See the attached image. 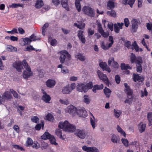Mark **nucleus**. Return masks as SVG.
Masks as SVG:
<instances>
[{
    "label": "nucleus",
    "mask_w": 152,
    "mask_h": 152,
    "mask_svg": "<svg viewBox=\"0 0 152 152\" xmlns=\"http://www.w3.org/2000/svg\"><path fill=\"white\" fill-rule=\"evenodd\" d=\"M104 92L106 97L107 98H109L111 92V90L109 88H107L106 87H105L104 89Z\"/></svg>",
    "instance_id": "28"
},
{
    "label": "nucleus",
    "mask_w": 152,
    "mask_h": 152,
    "mask_svg": "<svg viewBox=\"0 0 152 152\" xmlns=\"http://www.w3.org/2000/svg\"><path fill=\"white\" fill-rule=\"evenodd\" d=\"M132 27V31L134 32H136L138 28V24L139 23L140 21L138 20L134 19L132 20L131 22Z\"/></svg>",
    "instance_id": "14"
},
{
    "label": "nucleus",
    "mask_w": 152,
    "mask_h": 152,
    "mask_svg": "<svg viewBox=\"0 0 152 152\" xmlns=\"http://www.w3.org/2000/svg\"><path fill=\"white\" fill-rule=\"evenodd\" d=\"M10 92L13 95V96L16 98H18V95L17 92L14 90L13 89H10Z\"/></svg>",
    "instance_id": "56"
},
{
    "label": "nucleus",
    "mask_w": 152,
    "mask_h": 152,
    "mask_svg": "<svg viewBox=\"0 0 152 152\" xmlns=\"http://www.w3.org/2000/svg\"><path fill=\"white\" fill-rule=\"evenodd\" d=\"M107 14L108 15L114 18L115 17L116 15V13L114 10L108 11L107 12Z\"/></svg>",
    "instance_id": "38"
},
{
    "label": "nucleus",
    "mask_w": 152,
    "mask_h": 152,
    "mask_svg": "<svg viewBox=\"0 0 152 152\" xmlns=\"http://www.w3.org/2000/svg\"><path fill=\"white\" fill-rule=\"evenodd\" d=\"M83 12L88 16L94 17L95 15V12L94 10L89 6H85L82 9Z\"/></svg>",
    "instance_id": "5"
},
{
    "label": "nucleus",
    "mask_w": 152,
    "mask_h": 152,
    "mask_svg": "<svg viewBox=\"0 0 152 152\" xmlns=\"http://www.w3.org/2000/svg\"><path fill=\"white\" fill-rule=\"evenodd\" d=\"M88 36L89 37H91L90 35H91L94 34V31L92 30L90 28H89L88 29Z\"/></svg>",
    "instance_id": "63"
},
{
    "label": "nucleus",
    "mask_w": 152,
    "mask_h": 152,
    "mask_svg": "<svg viewBox=\"0 0 152 152\" xmlns=\"http://www.w3.org/2000/svg\"><path fill=\"white\" fill-rule=\"evenodd\" d=\"M99 65L103 71L106 70L109 72H110V68L108 66L106 62H101L99 64Z\"/></svg>",
    "instance_id": "19"
},
{
    "label": "nucleus",
    "mask_w": 152,
    "mask_h": 152,
    "mask_svg": "<svg viewBox=\"0 0 152 152\" xmlns=\"http://www.w3.org/2000/svg\"><path fill=\"white\" fill-rule=\"evenodd\" d=\"M124 23L125 26L126 27H128L129 24V22L127 18H125L124 19Z\"/></svg>",
    "instance_id": "62"
},
{
    "label": "nucleus",
    "mask_w": 152,
    "mask_h": 152,
    "mask_svg": "<svg viewBox=\"0 0 152 152\" xmlns=\"http://www.w3.org/2000/svg\"><path fill=\"white\" fill-rule=\"evenodd\" d=\"M96 73L99 78L102 80L107 85L109 86V81L106 75L99 70H98Z\"/></svg>",
    "instance_id": "7"
},
{
    "label": "nucleus",
    "mask_w": 152,
    "mask_h": 152,
    "mask_svg": "<svg viewBox=\"0 0 152 152\" xmlns=\"http://www.w3.org/2000/svg\"><path fill=\"white\" fill-rule=\"evenodd\" d=\"M83 97L84 102L87 104H88L90 102V99L88 96L85 95Z\"/></svg>",
    "instance_id": "54"
},
{
    "label": "nucleus",
    "mask_w": 152,
    "mask_h": 152,
    "mask_svg": "<svg viewBox=\"0 0 152 152\" xmlns=\"http://www.w3.org/2000/svg\"><path fill=\"white\" fill-rule=\"evenodd\" d=\"M47 120L53 122V121L54 118L52 114L50 113H48L46 116Z\"/></svg>",
    "instance_id": "45"
},
{
    "label": "nucleus",
    "mask_w": 152,
    "mask_h": 152,
    "mask_svg": "<svg viewBox=\"0 0 152 152\" xmlns=\"http://www.w3.org/2000/svg\"><path fill=\"white\" fill-rule=\"evenodd\" d=\"M148 118L150 125H152V113H148Z\"/></svg>",
    "instance_id": "46"
},
{
    "label": "nucleus",
    "mask_w": 152,
    "mask_h": 152,
    "mask_svg": "<svg viewBox=\"0 0 152 152\" xmlns=\"http://www.w3.org/2000/svg\"><path fill=\"white\" fill-rule=\"evenodd\" d=\"M5 32L8 33L10 34H14L15 33H18L17 30L15 28H14L11 31H5Z\"/></svg>",
    "instance_id": "52"
},
{
    "label": "nucleus",
    "mask_w": 152,
    "mask_h": 152,
    "mask_svg": "<svg viewBox=\"0 0 152 152\" xmlns=\"http://www.w3.org/2000/svg\"><path fill=\"white\" fill-rule=\"evenodd\" d=\"M90 113L92 116V117H90V122L93 128L94 129L95 127L96 123L97 122V120L92 113Z\"/></svg>",
    "instance_id": "24"
},
{
    "label": "nucleus",
    "mask_w": 152,
    "mask_h": 152,
    "mask_svg": "<svg viewBox=\"0 0 152 152\" xmlns=\"http://www.w3.org/2000/svg\"><path fill=\"white\" fill-rule=\"evenodd\" d=\"M142 63V60L141 58H139V59L137 61V72H141L142 70V66L141 64Z\"/></svg>",
    "instance_id": "20"
},
{
    "label": "nucleus",
    "mask_w": 152,
    "mask_h": 152,
    "mask_svg": "<svg viewBox=\"0 0 152 152\" xmlns=\"http://www.w3.org/2000/svg\"><path fill=\"white\" fill-rule=\"evenodd\" d=\"M77 109V108L72 105H70L65 109V111L66 113L74 115L76 114Z\"/></svg>",
    "instance_id": "9"
},
{
    "label": "nucleus",
    "mask_w": 152,
    "mask_h": 152,
    "mask_svg": "<svg viewBox=\"0 0 152 152\" xmlns=\"http://www.w3.org/2000/svg\"><path fill=\"white\" fill-rule=\"evenodd\" d=\"M61 72L64 74H66L69 73V70L66 67L64 66L61 69Z\"/></svg>",
    "instance_id": "55"
},
{
    "label": "nucleus",
    "mask_w": 152,
    "mask_h": 152,
    "mask_svg": "<svg viewBox=\"0 0 152 152\" xmlns=\"http://www.w3.org/2000/svg\"><path fill=\"white\" fill-rule=\"evenodd\" d=\"M43 95L42 97V100L47 103H50V101L51 99L50 96L46 92L43 91L42 92Z\"/></svg>",
    "instance_id": "18"
},
{
    "label": "nucleus",
    "mask_w": 152,
    "mask_h": 152,
    "mask_svg": "<svg viewBox=\"0 0 152 152\" xmlns=\"http://www.w3.org/2000/svg\"><path fill=\"white\" fill-rule=\"evenodd\" d=\"M132 100L133 97L132 96H128L127 98L124 101V102L130 104L132 103Z\"/></svg>",
    "instance_id": "31"
},
{
    "label": "nucleus",
    "mask_w": 152,
    "mask_h": 152,
    "mask_svg": "<svg viewBox=\"0 0 152 152\" xmlns=\"http://www.w3.org/2000/svg\"><path fill=\"white\" fill-rule=\"evenodd\" d=\"M58 127L62 129L64 131L68 132H73L76 129V127L75 126L70 124L66 121L64 122H60Z\"/></svg>",
    "instance_id": "1"
},
{
    "label": "nucleus",
    "mask_w": 152,
    "mask_h": 152,
    "mask_svg": "<svg viewBox=\"0 0 152 152\" xmlns=\"http://www.w3.org/2000/svg\"><path fill=\"white\" fill-rule=\"evenodd\" d=\"M49 41H50V43L51 45L52 46H55L57 44V41L55 39H53L51 40L50 38H49Z\"/></svg>",
    "instance_id": "53"
},
{
    "label": "nucleus",
    "mask_w": 152,
    "mask_h": 152,
    "mask_svg": "<svg viewBox=\"0 0 152 152\" xmlns=\"http://www.w3.org/2000/svg\"><path fill=\"white\" fill-rule=\"evenodd\" d=\"M132 45L133 47L134 48L136 51H138L140 50V51H142V50L141 48H139L137 45V44L136 42L135 41H134L133 43L132 44Z\"/></svg>",
    "instance_id": "40"
},
{
    "label": "nucleus",
    "mask_w": 152,
    "mask_h": 152,
    "mask_svg": "<svg viewBox=\"0 0 152 152\" xmlns=\"http://www.w3.org/2000/svg\"><path fill=\"white\" fill-rule=\"evenodd\" d=\"M136 59L135 55L134 54L132 53L131 57V63L132 64L135 62Z\"/></svg>",
    "instance_id": "57"
},
{
    "label": "nucleus",
    "mask_w": 152,
    "mask_h": 152,
    "mask_svg": "<svg viewBox=\"0 0 152 152\" xmlns=\"http://www.w3.org/2000/svg\"><path fill=\"white\" fill-rule=\"evenodd\" d=\"M82 149L86 152H99L98 149L94 147H90L84 145L82 147Z\"/></svg>",
    "instance_id": "12"
},
{
    "label": "nucleus",
    "mask_w": 152,
    "mask_h": 152,
    "mask_svg": "<svg viewBox=\"0 0 152 152\" xmlns=\"http://www.w3.org/2000/svg\"><path fill=\"white\" fill-rule=\"evenodd\" d=\"M93 86L91 82L88 83L78 84L77 86V90L79 92H87V90L92 88Z\"/></svg>",
    "instance_id": "4"
},
{
    "label": "nucleus",
    "mask_w": 152,
    "mask_h": 152,
    "mask_svg": "<svg viewBox=\"0 0 152 152\" xmlns=\"http://www.w3.org/2000/svg\"><path fill=\"white\" fill-rule=\"evenodd\" d=\"M109 41L110 43L108 44V47L110 48L114 42L113 38L112 36H110L109 37Z\"/></svg>",
    "instance_id": "51"
},
{
    "label": "nucleus",
    "mask_w": 152,
    "mask_h": 152,
    "mask_svg": "<svg viewBox=\"0 0 152 152\" xmlns=\"http://www.w3.org/2000/svg\"><path fill=\"white\" fill-rule=\"evenodd\" d=\"M83 31L81 30L79 31L77 34V36L79 39L84 44L85 43L86 40L83 34Z\"/></svg>",
    "instance_id": "21"
},
{
    "label": "nucleus",
    "mask_w": 152,
    "mask_h": 152,
    "mask_svg": "<svg viewBox=\"0 0 152 152\" xmlns=\"http://www.w3.org/2000/svg\"><path fill=\"white\" fill-rule=\"evenodd\" d=\"M12 147L15 148L17 149L18 150H20L21 151H23V148L18 145H12Z\"/></svg>",
    "instance_id": "64"
},
{
    "label": "nucleus",
    "mask_w": 152,
    "mask_h": 152,
    "mask_svg": "<svg viewBox=\"0 0 152 152\" xmlns=\"http://www.w3.org/2000/svg\"><path fill=\"white\" fill-rule=\"evenodd\" d=\"M144 80V78L142 77L139 76L138 75H134V80L136 82L137 80L139 81H142Z\"/></svg>",
    "instance_id": "30"
},
{
    "label": "nucleus",
    "mask_w": 152,
    "mask_h": 152,
    "mask_svg": "<svg viewBox=\"0 0 152 152\" xmlns=\"http://www.w3.org/2000/svg\"><path fill=\"white\" fill-rule=\"evenodd\" d=\"M114 115L117 118H118L121 114V112L119 110L114 109Z\"/></svg>",
    "instance_id": "43"
},
{
    "label": "nucleus",
    "mask_w": 152,
    "mask_h": 152,
    "mask_svg": "<svg viewBox=\"0 0 152 152\" xmlns=\"http://www.w3.org/2000/svg\"><path fill=\"white\" fill-rule=\"evenodd\" d=\"M24 5L23 4H20L13 3L11 5H9V7L12 8H16L18 7H23Z\"/></svg>",
    "instance_id": "36"
},
{
    "label": "nucleus",
    "mask_w": 152,
    "mask_h": 152,
    "mask_svg": "<svg viewBox=\"0 0 152 152\" xmlns=\"http://www.w3.org/2000/svg\"><path fill=\"white\" fill-rule=\"evenodd\" d=\"M47 86L49 88H53L56 84V82L54 80L49 79L46 82Z\"/></svg>",
    "instance_id": "22"
},
{
    "label": "nucleus",
    "mask_w": 152,
    "mask_h": 152,
    "mask_svg": "<svg viewBox=\"0 0 152 152\" xmlns=\"http://www.w3.org/2000/svg\"><path fill=\"white\" fill-rule=\"evenodd\" d=\"M31 120L33 122L37 123L39 119L37 116H34L31 118Z\"/></svg>",
    "instance_id": "61"
},
{
    "label": "nucleus",
    "mask_w": 152,
    "mask_h": 152,
    "mask_svg": "<svg viewBox=\"0 0 152 152\" xmlns=\"http://www.w3.org/2000/svg\"><path fill=\"white\" fill-rule=\"evenodd\" d=\"M146 125L144 124L140 123L139 125V129L140 132H143L145 128Z\"/></svg>",
    "instance_id": "32"
},
{
    "label": "nucleus",
    "mask_w": 152,
    "mask_h": 152,
    "mask_svg": "<svg viewBox=\"0 0 152 152\" xmlns=\"http://www.w3.org/2000/svg\"><path fill=\"white\" fill-rule=\"evenodd\" d=\"M109 66L112 64V66L114 68L117 69L119 67V65L117 62L114 61V58L113 57H111L109 58L108 62Z\"/></svg>",
    "instance_id": "13"
},
{
    "label": "nucleus",
    "mask_w": 152,
    "mask_h": 152,
    "mask_svg": "<svg viewBox=\"0 0 152 152\" xmlns=\"http://www.w3.org/2000/svg\"><path fill=\"white\" fill-rule=\"evenodd\" d=\"M114 2L112 1H109L107 3V9L110 10L113 9L115 7Z\"/></svg>",
    "instance_id": "29"
},
{
    "label": "nucleus",
    "mask_w": 152,
    "mask_h": 152,
    "mask_svg": "<svg viewBox=\"0 0 152 152\" xmlns=\"http://www.w3.org/2000/svg\"><path fill=\"white\" fill-rule=\"evenodd\" d=\"M111 141L114 143H117L119 142V140L118 138L114 134H111Z\"/></svg>",
    "instance_id": "34"
},
{
    "label": "nucleus",
    "mask_w": 152,
    "mask_h": 152,
    "mask_svg": "<svg viewBox=\"0 0 152 152\" xmlns=\"http://www.w3.org/2000/svg\"><path fill=\"white\" fill-rule=\"evenodd\" d=\"M43 5L42 0H37L35 4V7L37 9L41 8Z\"/></svg>",
    "instance_id": "27"
},
{
    "label": "nucleus",
    "mask_w": 152,
    "mask_h": 152,
    "mask_svg": "<svg viewBox=\"0 0 152 152\" xmlns=\"http://www.w3.org/2000/svg\"><path fill=\"white\" fill-rule=\"evenodd\" d=\"M122 142L126 147H128L129 145V142L127 139H122L121 140Z\"/></svg>",
    "instance_id": "59"
},
{
    "label": "nucleus",
    "mask_w": 152,
    "mask_h": 152,
    "mask_svg": "<svg viewBox=\"0 0 152 152\" xmlns=\"http://www.w3.org/2000/svg\"><path fill=\"white\" fill-rule=\"evenodd\" d=\"M33 143V142L32 139L30 138H28L27 140L26 141V144H27V146L32 145Z\"/></svg>",
    "instance_id": "60"
},
{
    "label": "nucleus",
    "mask_w": 152,
    "mask_h": 152,
    "mask_svg": "<svg viewBox=\"0 0 152 152\" xmlns=\"http://www.w3.org/2000/svg\"><path fill=\"white\" fill-rule=\"evenodd\" d=\"M1 96L3 99V100L4 102L6 100H10L12 98V95L8 91L5 92Z\"/></svg>",
    "instance_id": "16"
},
{
    "label": "nucleus",
    "mask_w": 152,
    "mask_h": 152,
    "mask_svg": "<svg viewBox=\"0 0 152 152\" xmlns=\"http://www.w3.org/2000/svg\"><path fill=\"white\" fill-rule=\"evenodd\" d=\"M76 114H77L80 117H82L84 118L87 115L86 111L83 107H77Z\"/></svg>",
    "instance_id": "10"
},
{
    "label": "nucleus",
    "mask_w": 152,
    "mask_h": 152,
    "mask_svg": "<svg viewBox=\"0 0 152 152\" xmlns=\"http://www.w3.org/2000/svg\"><path fill=\"white\" fill-rule=\"evenodd\" d=\"M121 67L122 69L127 70V69H131V67L129 65L125 64L124 63H122L121 64Z\"/></svg>",
    "instance_id": "39"
},
{
    "label": "nucleus",
    "mask_w": 152,
    "mask_h": 152,
    "mask_svg": "<svg viewBox=\"0 0 152 152\" xmlns=\"http://www.w3.org/2000/svg\"><path fill=\"white\" fill-rule=\"evenodd\" d=\"M124 25V23H117L114 24V30L116 33H118L120 31V29L122 28V26Z\"/></svg>",
    "instance_id": "17"
},
{
    "label": "nucleus",
    "mask_w": 152,
    "mask_h": 152,
    "mask_svg": "<svg viewBox=\"0 0 152 152\" xmlns=\"http://www.w3.org/2000/svg\"><path fill=\"white\" fill-rule=\"evenodd\" d=\"M98 26V30L101 35L105 38H107L109 35L108 33L105 32L102 27L101 23L98 20L96 21Z\"/></svg>",
    "instance_id": "11"
},
{
    "label": "nucleus",
    "mask_w": 152,
    "mask_h": 152,
    "mask_svg": "<svg viewBox=\"0 0 152 152\" xmlns=\"http://www.w3.org/2000/svg\"><path fill=\"white\" fill-rule=\"evenodd\" d=\"M49 139L50 143L52 144H54L55 145H57V143L56 142V140L53 136L51 135Z\"/></svg>",
    "instance_id": "49"
},
{
    "label": "nucleus",
    "mask_w": 152,
    "mask_h": 152,
    "mask_svg": "<svg viewBox=\"0 0 152 152\" xmlns=\"http://www.w3.org/2000/svg\"><path fill=\"white\" fill-rule=\"evenodd\" d=\"M59 101L61 104H64L67 105L69 104L68 100L66 99H60Z\"/></svg>",
    "instance_id": "50"
},
{
    "label": "nucleus",
    "mask_w": 152,
    "mask_h": 152,
    "mask_svg": "<svg viewBox=\"0 0 152 152\" xmlns=\"http://www.w3.org/2000/svg\"><path fill=\"white\" fill-rule=\"evenodd\" d=\"M49 26L48 23H45L42 28V33L43 35L44 36L45 35V28L48 27Z\"/></svg>",
    "instance_id": "48"
},
{
    "label": "nucleus",
    "mask_w": 152,
    "mask_h": 152,
    "mask_svg": "<svg viewBox=\"0 0 152 152\" xmlns=\"http://www.w3.org/2000/svg\"><path fill=\"white\" fill-rule=\"evenodd\" d=\"M141 96L143 97L145 96H147L148 94V92L146 91L145 88H144V91H141Z\"/></svg>",
    "instance_id": "58"
},
{
    "label": "nucleus",
    "mask_w": 152,
    "mask_h": 152,
    "mask_svg": "<svg viewBox=\"0 0 152 152\" xmlns=\"http://www.w3.org/2000/svg\"><path fill=\"white\" fill-rule=\"evenodd\" d=\"M116 129L118 132L124 135L125 137H126V134L125 132L119 125L117 126Z\"/></svg>",
    "instance_id": "37"
},
{
    "label": "nucleus",
    "mask_w": 152,
    "mask_h": 152,
    "mask_svg": "<svg viewBox=\"0 0 152 152\" xmlns=\"http://www.w3.org/2000/svg\"><path fill=\"white\" fill-rule=\"evenodd\" d=\"M125 46L127 48L129 49H132L133 50V48L132 47L131 45V42H130L128 41H126L124 43Z\"/></svg>",
    "instance_id": "42"
},
{
    "label": "nucleus",
    "mask_w": 152,
    "mask_h": 152,
    "mask_svg": "<svg viewBox=\"0 0 152 152\" xmlns=\"http://www.w3.org/2000/svg\"><path fill=\"white\" fill-rule=\"evenodd\" d=\"M51 135L48 132H45L43 135L41 137L42 139L46 140L49 139Z\"/></svg>",
    "instance_id": "33"
},
{
    "label": "nucleus",
    "mask_w": 152,
    "mask_h": 152,
    "mask_svg": "<svg viewBox=\"0 0 152 152\" xmlns=\"http://www.w3.org/2000/svg\"><path fill=\"white\" fill-rule=\"evenodd\" d=\"M74 25L79 29H82L84 28L85 24L84 23H82L78 25L77 23H75L74 24Z\"/></svg>",
    "instance_id": "47"
},
{
    "label": "nucleus",
    "mask_w": 152,
    "mask_h": 152,
    "mask_svg": "<svg viewBox=\"0 0 152 152\" xmlns=\"http://www.w3.org/2000/svg\"><path fill=\"white\" fill-rule=\"evenodd\" d=\"M39 38L36 36L34 34H32L30 38L26 37L22 38L19 40L20 44L21 46H24L26 45L29 44L33 41L39 40Z\"/></svg>",
    "instance_id": "2"
},
{
    "label": "nucleus",
    "mask_w": 152,
    "mask_h": 152,
    "mask_svg": "<svg viewBox=\"0 0 152 152\" xmlns=\"http://www.w3.org/2000/svg\"><path fill=\"white\" fill-rule=\"evenodd\" d=\"M13 66L19 72H21L23 69L21 61H16L12 64Z\"/></svg>",
    "instance_id": "15"
},
{
    "label": "nucleus",
    "mask_w": 152,
    "mask_h": 152,
    "mask_svg": "<svg viewBox=\"0 0 152 152\" xmlns=\"http://www.w3.org/2000/svg\"><path fill=\"white\" fill-rule=\"evenodd\" d=\"M75 58L82 61H84L86 59V58L82 54L78 53L75 55Z\"/></svg>",
    "instance_id": "26"
},
{
    "label": "nucleus",
    "mask_w": 152,
    "mask_h": 152,
    "mask_svg": "<svg viewBox=\"0 0 152 152\" xmlns=\"http://www.w3.org/2000/svg\"><path fill=\"white\" fill-rule=\"evenodd\" d=\"M22 64L26 70L23 71V77L24 78L27 79L32 75L33 73L31 71V68L29 66H28L26 60L23 61Z\"/></svg>",
    "instance_id": "3"
},
{
    "label": "nucleus",
    "mask_w": 152,
    "mask_h": 152,
    "mask_svg": "<svg viewBox=\"0 0 152 152\" xmlns=\"http://www.w3.org/2000/svg\"><path fill=\"white\" fill-rule=\"evenodd\" d=\"M75 5L77 11L78 12H80L81 10V8L79 0H75Z\"/></svg>",
    "instance_id": "35"
},
{
    "label": "nucleus",
    "mask_w": 152,
    "mask_h": 152,
    "mask_svg": "<svg viewBox=\"0 0 152 152\" xmlns=\"http://www.w3.org/2000/svg\"><path fill=\"white\" fill-rule=\"evenodd\" d=\"M61 4L63 7L67 11L69 10V7L68 4V0H61Z\"/></svg>",
    "instance_id": "25"
},
{
    "label": "nucleus",
    "mask_w": 152,
    "mask_h": 152,
    "mask_svg": "<svg viewBox=\"0 0 152 152\" xmlns=\"http://www.w3.org/2000/svg\"><path fill=\"white\" fill-rule=\"evenodd\" d=\"M75 134L79 138L83 139L88 135V133L84 130L77 129L75 131Z\"/></svg>",
    "instance_id": "6"
},
{
    "label": "nucleus",
    "mask_w": 152,
    "mask_h": 152,
    "mask_svg": "<svg viewBox=\"0 0 152 152\" xmlns=\"http://www.w3.org/2000/svg\"><path fill=\"white\" fill-rule=\"evenodd\" d=\"M55 133L56 135L60 138H62V130L60 129H58L56 130Z\"/></svg>",
    "instance_id": "41"
},
{
    "label": "nucleus",
    "mask_w": 152,
    "mask_h": 152,
    "mask_svg": "<svg viewBox=\"0 0 152 152\" xmlns=\"http://www.w3.org/2000/svg\"><path fill=\"white\" fill-rule=\"evenodd\" d=\"M72 91V89L69 87V85H67L66 86L64 87L62 90V92L64 94H69Z\"/></svg>",
    "instance_id": "23"
},
{
    "label": "nucleus",
    "mask_w": 152,
    "mask_h": 152,
    "mask_svg": "<svg viewBox=\"0 0 152 152\" xmlns=\"http://www.w3.org/2000/svg\"><path fill=\"white\" fill-rule=\"evenodd\" d=\"M61 56L60 57V60L61 63H64L66 58L69 60L71 56L66 51H63L61 52Z\"/></svg>",
    "instance_id": "8"
},
{
    "label": "nucleus",
    "mask_w": 152,
    "mask_h": 152,
    "mask_svg": "<svg viewBox=\"0 0 152 152\" xmlns=\"http://www.w3.org/2000/svg\"><path fill=\"white\" fill-rule=\"evenodd\" d=\"M125 92L128 96H132L133 94L132 90L130 88H127L125 89Z\"/></svg>",
    "instance_id": "44"
}]
</instances>
